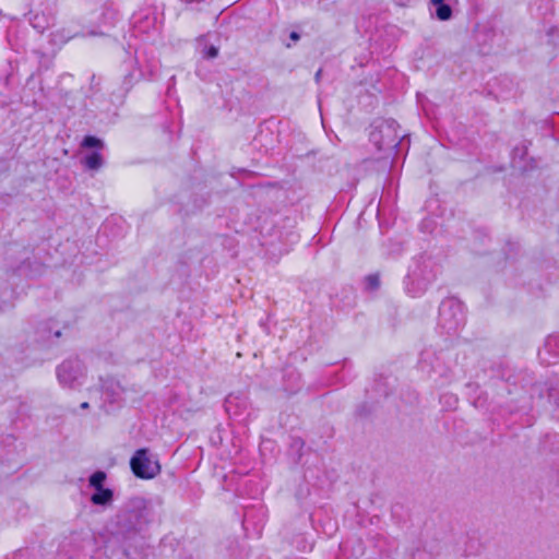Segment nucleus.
<instances>
[{"label":"nucleus","instance_id":"1","mask_svg":"<svg viewBox=\"0 0 559 559\" xmlns=\"http://www.w3.org/2000/svg\"><path fill=\"white\" fill-rule=\"evenodd\" d=\"M437 278V271L430 261L417 263L409 270L405 280V289L412 297L421 296Z\"/></svg>","mask_w":559,"mask_h":559},{"label":"nucleus","instance_id":"2","mask_svg":"<svg viewBox=\"0 0 559 559\" xmlns=\"http://www.w3.org/2000/svg\"><path fill=\"white\" fill-rule=\"evenodd\" d=\"M84 378L83 364L74 358L64 360L57 368V379L61 386L75 390L82 384Z\"/></svg>","mask_w":559,"mask_h":559},{"label":"nucleus","instance_id":"3","mask_svg":"<svg viewBox=\"0 0 559 559\" xmlns=\"http://www.w3.org/2000/svg\"><path fill=\"white\" fill-rule=\"evenodd\" d=\"M130 465L134 475L143 479L154 478L160 472L158 461L147 449L138 450L131 457Z\"/></svg>","mask_w":559,"mask_h":559},{"label":"nucleus","instance_id":"4","mask_svg":"<svg viewBox=\"0 0 559 559\" xmlns=\"http://www.w3.org/2000/svg\"><path fill=\"white\" fill-rule=\"evenodd\" d=\"M463 322L464 314L460 302L453 299L443 301L440 307V323L442 326L449 332L456 331Z\"/></svg>","mask_w":559,"mask_h":559},{"label":"nucleus","instance_id":"5","mask_svg":"<svg viewBox=\"0 0 559 559\" xmlns=\"http://www.w3.org/2000/svg\"><path fill=\"white\" fill-rule=\"evenodd\" d=\"M539 356L547 364H555L559 359V335H550L546 338Z\"/></svg>","mask_w":559,"mask_h":559},{"label":"nucleus","instance_id":"6","mask_svg":"<svg viewBox=\"0 0 559 559\" xmlns=\"http://www.w3.org/2000/svg\"><path fill=\"white\" fill-rule=\"evenodd\" d=\"M114 498V492L111 489L103 488L95 490V493L92 495L91 501L96 506H108L111 503Z\"/></svg>","mask_w":559,"mask_h":559},{"label":"nucleus","instance_id":"7","mask_svg":"<svg viewBox=\"0 0 559 559\" xmlns=\"http://www.w3.org/2000/svg\"><path fill=\"white\" fill-rule=\"evenodd\" d=\"M432 8H435L436 16L441 21H447L451 17V8L443 2V0H430Z\"/></svg>","mask_w":559,"mask_h":559},{"label":"nucleus","instance_id":"8","mask_svg":"<svg viewBox=\"0 0 559 559\" xmlns=\"http://www.w3.org/2000/svg\"><path fill=\"white\" fill-rule=\"evenodd\" d=\"M84 165L86 168L97 170L103 165V158L99 153H92L84 158Z\"/></svg>","mask_w":559,"mask_h":559},{"label":"nucleus","instance_id":"9","mask_svg":"<svg viewBox=\"0 0 559 559\" xmlns=\"http://www.w3.org/2000/svg\"><path fill=\"white\" fill-rule=\"evenodd\" d=\"M106 479V474L103 471H97L93 473L88 479L90 486L93 487L95 490L103 489V483Z\"/></svg>","mask_w":559,"mask_h":559},{"label":"nucleus","instance_id":"10","mask_svg":"<svg viewBox=\"0 0 559 559\" xmlns=\"http://www.w3.org/2000/svg\"><path fill=\"white\" fill-rule=\"evenodd\" d=\"M82 145L84 147H102L103 143L99 139L88 135L83 140Z\"/></svg>","mask_w":559,"mask_h":559},{"label":"nucleus","instance_id":"11","mask_svg":"<svg viewBox=\"0 0 559 559\" xmlns=\"http://www.w3.org/2000/svg\"><path fill=\"white\" fill-rule=\"evenodd\" d=\"M366 284L369 289H377L380 285L379 275L377 274H370L366 277Z\"/></svg>","mask_w":559,"mask_h":559},{"label":"nucleus","instance_id":"12","mask_svg":"<svg viewBox=\"0 0 559 559\" xmlns=\"http://www.w3.org/2000/svg\"><path fill=\"white\" fill-rule=\"evenodd\" d=\"M111 390V396L112 401H116L119 399L120 393L123 391V389L120 386L119 383H110V388L106 386V391Z\"/></svg>","mask_w":559,"mask_h":559},{"label":"nucleus","instance_id":"13","mask_svg":"<svg viewBox=\"0 0 559 559\" xmlns=\"http://www.w3.org/2000/svg\"><path fill=\"white\" fill-rule=\"evenodd\" d=\"M102 33L99 32H96V31H91L88 32L87 34H84V33H72V34H68L64 38H62L60 41L61 43H67L69 39L73 38V37H79V36H85V35H88V36H98L100 35Z\"/></svg>","mask_w":559,"mask_h":559},{"label":"nucleus","instance_id":"14","mask_svg":"<svg viewBox=\"0 0 559 559\" xmlns=\"http://www.w3.org/2000/svg\"><path fill=\"white\" fill-rule=\"evenodd\" d=\"M218 55V49L214 46H211L206 51H205V57L209 58V59H214L216 58Z\"/></svg>","mask_w":559,"mask_h":559},{"label":"nucleus","instance_id":"15","mask_svg":"<svg viewBox=\"0 0 559 559\" xmlns=\"http://www.w3.org/2000/svg\"><path fill=\"white\" fill-rule=\"evenodd\" d=\"M290 38L293 40H298L299 39V35L296 32H293V33H290Z\"/></svg>","mask_w":559,"mask_h":559},{"label":"nucleus","instance_id":"16","mask_svg":"<svg viewBox=\"0 0 559 559\" xmlns=\"http://www.w3.org/2000/svg\"><path fill=\"white\" fill-rule=\"evenodd\" d=\"M80 407H81L82 409H87V408L90 407V405H88V403H87V402H83V403L80 405Z\"/></svg>","mask_w":559,"mask_h":559},{"label":"nucleus","instance_id":"17","mask_svg":"<svg viewBox=\"0 0 559 559\" xmlns=\"http://www.w3.org/2000/svg\"><path fill=\"white\" fill-rule=\"evenodd\" d=\"M320 74H321V70H319L316 74V79L318 80L320 78Z\"/></svg>","mask_w":559,"mask_h":559},{"label":"nucleus","instance_id":"18","mask_svg":"<svg viewBox=\"0 0 559 559\" xmlns=\"http://www.w3.org/2000/svg\"><path fill=\"white\" fill-rule=\"evenodd\" d=\"M58 36H59V33L53 34L55 40H57Z\"/></svg>","mask_w":559,"mask_h":559},{"label":"nucleus","instance_id":"19","mask_svg":"<svg viewBox=\"0 0 559 559\" xmlns=\"http://www.w3.org/2000/svg\"><path fill=\"white\" fill-rule=\"evenodd\" d=\"M392 127V123H386V128L390 129Z\"/></svg>","mask_w":559,"mask_h":559},{"label":"nucleus","instance_id":"20","mask_svg":"<svg viewBox=\"0 0 559 559\" xmlns=\"http://www.w3.org/2000/svg\"><path fill=\"white\" fill-rule=\"evenodd\" d=\"M56 336H57V337H59V336H60V332H59V331H57V332H56Z\"/></svg>","mask_w":559,"mask_h":559}]
</instances>
